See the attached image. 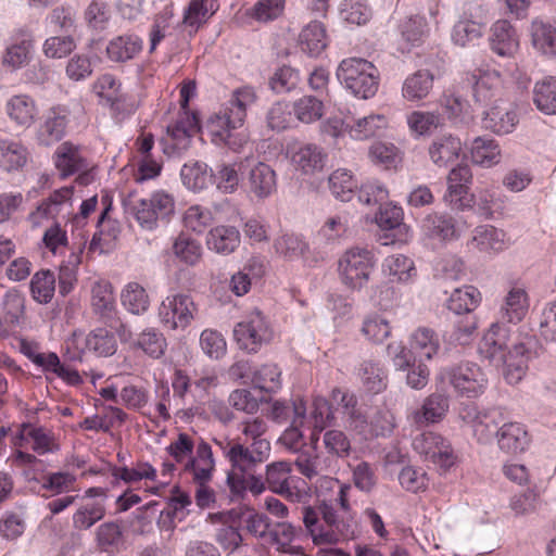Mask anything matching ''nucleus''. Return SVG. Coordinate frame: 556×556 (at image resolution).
<instances>
[{
	"instance_id": "obj_43",
	"label": "nucleus",
	"mask_w": 556,
	"mask_h": 556,
	"mask_svg": "<svg viewBox=\"0 0 556 556\" xmlns=\"http://www.w3.org/2000/svg\"><path fill=\"white\" fill-rule=\"evenodd\" d=\"M532 43L536 50L548 56H556V24L534 22Z\"/></svg>"
},
{
	"instance_id": "obj_20",
	"label": "nucleus",
	"mask_w": 556,
	"mask_h": 556,
	"mask_svg": "<svg viewBox=\"0 0 556 556\" xmlns=\"http://www.w3.org/2000/svg\"><path fill=\"white\" fill-rule=\"evenodd\" d=\"M53 162L62 178L87 168L86 160L80 154L79 148L70 141H65L56 148Z\"/></svg>"
},
{
	"instance_id": "obj_10",
	"label": "nucleus",
	"mask_w": 556,
	"mask_h": 556,
	"mask_svg": "<svg viewBox=\"0 0 556 556\" xmlns=\"http://www.w3.org/2000/svg\"><path fill=\"white\" fill-rule=\"evenodd\" d=\"M269 451L267 440H255L249 446L237 442L225 450V457L231 465L230 471L249 473L267 459Z\"/></svg>"
},
{
	"instance_id": "obj_59",
	"label": "nucleus",
	"mask_w": 556,
	"mask_h": 556,
	"mask_svg": "<svg viewBox=\"0 0 556 556\" xmlns=\"http://www.w3.org/2000/svg\"><path fill=\"white\" fill-rule=\"evenodd\" d=\"M448 410V397L444 394H430L421 407V416L427 422L440 421Z\"/></svg>"
},
{
	"instance_id": "obj_26",
	"label": "nucleus",
	"mask_w": 556,
	"mask_h": 556,
	"mask_svg": "<svg viewBox=\"0 0 556 556\" xmlns=\"http://www.w3.org/2000/svg\"><path fill=\"white\" fill-rule=\"evenodd\" d=\"M434 76L429 70H418L403 83L402 96L405 100L416 102L424 100L433 88Z\"/></svg>"
},
{
	"instance_id": "obj_5",
	"label": "nucleus",
	"mask_w": 556,
	"mask_h": 556,
	"mask_svg": "<svg viewBox=\"0 0 556 556\" xmlns=\"http://www.w3.org/2000/svg\"><path fill=\"white\" fill-rule=\"evenodd\" d=\"M462 89H470L473 102L479 106L495 105L503 93V77L500 72L475 71L467 73L460 83Z\"/></svg>"
},
{
	"instance_id": "obj_6",
	"label": "nucleus",
	"mask_w": 556,
	"mask_h": 556,
	"mask_svg": "<svg viewBox=\"0 0 556 556\" xmlns=\"http://www.w3.org/2000/svg\"><path fill=\"white\" fill-rule=\"evenodd\" d=\"M375 267V254L365 248H352L340 261L342 281L352 290H359L369 280Z\"/></svg>"
},
{
	"instance_id": "obj_58",
	"label": "nucleus",
	"mask_w": 556,
	"mask_h": 556,
	"mask_svg": "<svg viewBox=\"0 0 556 556\" xmlns=\"http://www.w3.org/2000/svg\"><path fill=\"white\" fill-rule=\"evenodd\" d=\"M323 443L327 453L332 456L344 458L350 455L351 441L341 430H327L323 435Z\"/></svg>"
},
{
	"instance_id": "obj_18",
	"label": "nucleus",
	"mask_w": 556,
	"mask_h": 556,
	"mask_svg": "<svg viewBox=\"0 0 556 556\" xmlns=\"http://www.w3.org/2000/svg\"><path fill=\"white\" fill-rule=\"evenodd\" d=\"M529 295L525 288L514 286L506 293L500 309L498 321L517 325L529 312Z\"/></svg>"
},
{
	"instance_id": "obj_62",
	"label": "nucleus",
	"mask_w": 556,
	"mask_h": 556,
	"mask_svg": "<svg viewBox=\"0 0 556 556\" xmlns=\"http://www.w3.org/2000/svg\"><path fill=\"white\" fill-rule=\"evenodd\" d=\"M359 376L364 387L372 393H379L386 389V376L378 365L371 362H364L359 368Z\"/></svg>"
},
{
	"instance_id": "obj_51",
	"label": "nucleus",
	"mask_w": 556,
	"mask_h": 556,
	"mask_svg": "<svg viewBox=\"0 0 556 556\" xmlns=\"http://www.w3.org/2000/svg\"><path fill=\"white\" fill-rule=\"evenodd\" d=\"M329 188L333 195L342 201H350L357 188V181L346 169H337L328 178Z\"/></svg>"
},
{
	"instance_id": "obj_35",
	"label": "nucleus",
	"mask_w": 556,
	"mask_h": 556,
	"mask_svg": "<svg viewBox=\"0 0 556 556\" xmlns=\"http://www.w3.org/2000/svg\"><path fill=\"white\" fill-rule=\"evenodd\" d=\"M327 45L328 39L323 23L313 21L302 29L300 34V46L304 52L316 56L326 49Z\"/></svg>"
},
{
	"instance_id": "obj_55",
	"label": "nucleus",
	"mask_w": 556,
	"mask_h": 556,
	"mask_svg": "<svg viewBox=\"0 0 556 556\" xmlns=\"http://www.w3.org/2000/svg\"><path fill=\"white\" fill-rule=\"evenodd\" d=\"M173 250L175 255L187 265H195L202 256L201 244L185 235H180L175 240Z\"/></svg>"
},
{
	"instance_id": "obj_46",
	"label": "nucleus",
	"mask_w": 556,
	"mask_h": 556,
	"mask_svg": "<svg viewBox=\"0 0 556 556\" xmlns=\"http://www.w3.org/2000/svg\"><path fill=\"white\" fill-rule=\"evenodd\" d=\"M121 299L125 308L135 315L143 314L150 305L147 291L137 282H129L123 290Z\"/></svg>"
},
{
	"instance_id": "obj_31",
	"label": "nucleus",
	"mask_w": 556,
	"mask_h": 556,
	"mask_svg": "<svg viewBox=\"0 0 556 556\" xmlns=\"http://www.w3.org/2000/svg\"><path fill=\"white\" fill-rule=\"evenodd\" d=\"M105 514L106 508L103 500H87L74 513L73 527L79 531L89 530L102 520Z\"/></svg>"
},
{
	"instance_id": "obj_61",
	"label": "nucleus",
	"mask_w": 556,
	"mask_h": 556,
	"mask_svg": "<svg viewBox=\"0 0 556 556\" xmlns=\"http://www.w3.org/2000/svg\"><path fill=\"white\" fill-rule=\"evenodd\" d=\"M362 332L374 343H382L390 336L391 327L386 318L375 314L364 320Z\"/></svg>"
},
{
	"instance_id": "obj_19",
	"label": "nucleus",
	"mask_w": 556,
	"mask_h": 556,
	"mask_svg": "<svg viewBox=\"0 0 556 556\" xmlns=\"http://www.w3.org/2000/svg\"><path fill=\"white\" fill-rule=\"evenodd\" d=\"M319 513L324 522L329 527L328 530L320 528L318 538L323 543H337L340 540H348L354 535L353 526L345 520H339L336 509L326 503L319 506Z\"/></svg>"
},
{
	"instance_id": "obj_12",
	"label": "nucleus",
	"mask_w": 556,
	"mask_h": 556,
	"mask_svg": "<svg viewBox=\"0 0 556 556\" xmlns=\"http://www.w3.org/2000/svg\"><path fill=\"white\" fill-rule=\"evenodd\" d=\"M415 448L426 460L448 469L455 463V456L451 444L439 433L426 432L414 441Z\"/></svg>"
},
{
	"instance_id": "obj_54",
	"label": "nucleus",
	"mask_w": 556,
	"mask_h": 556,
	"mask_svg": "<svg viewBox=\"0 0 556 556\" xmlns=\"http://www.w3.org/2000/svg\"><path fill=\"white\" fill-rule=\"evenodd\" d=\"M33 48V40L29 35L24 36L20 41L7 48L3 55V65L18 68L28 62L29 52Z\"/></svg>"
},
{
	"instance_id": "obj_63",
	"label": "nucleus",
	"mask_w": 556,
	"mask_h": 556,
	"mask_svg": "<svg viewBox=\"0 0 556 556\" xmlns=\"http://www.w3.org/2000/svg\"><path fill=\"white\" fill-rule=\"evenodd\" d=\"M352 480L354 485L364 493H371L377 485L375 468L367 462H361L353 467Z\"/></svg>"
},
{
	"instance_id": "obj_9",
	"label": "nucleus",
	"mask_w": 556,
	"mask_h": 556,
	"mask_svg": "<svg viewBox=\"0 0 556 556\" xmlns=\"http://www.w3.org/2000/svg\"><path fill=\"white\" fill-rule=\"evenodd\" d=\"M198 306L188 293L167 295L159 307V316L169 329H185L195 318Z\"/></svg>"
},
{
	"instance_id": "obj_60",
	"label": "nucleus",
	"mask_w": 556,
	"mask_h": 556,
	"mask_svg": "<svg viewBox=\"0 0 556 556\" xmlns=\"http://www.w3.org/2000/svg\"><path fill=\"white\" fill-rule=\"evenodd\" d=\"M299 81V72L291 66L283 65L273 74L269 86L276 93H285L295 89Z\"/></svg>"
},
{
	"instance_id": "obj_17",
	"label": "nucleus",
	"mask_w": 556,
	"mask_h": 556,
	"mask_svg": "<svg viewBox=\"0 0 556 556\" xmlns=\"http://www.w3.org/2000/svg\"><path fill=\"white\" fill-rule=\"evenodd\" d=\"M490 46L502 58H514L519 50V37L515 27L506 20H500L491 27Z\"/></svg>"
},
{
	"instance_id": "obj_50",
	"label": "nucleus",
	"mask_w": 556,
	"mask_h": 556,
	"mask_svg": "<svg viewBox=\"0 0 556 556\" xmlns=\"http://www.w3.org/2000/svg\"><path fill=\"white\" fill-rule=\"evenodd\" d=\"M86 348L99 356H111L116 352L114 336L104 328H97L86 337Z\"/></svg>"
},
{
	"instance_id": "obj_16",
	"label": "nucleus",
	"mask_w": 556,
	"mask_h": 556,
	"mask_svg": "<svg viewBox=\"0 0 556 556\" xmlns=\"http://www.w3.org/2000/svg\"><path fill=\"white\" fill-rule=\"evenodd\" d=\"M215 467L216 463L211 445L200 439L195 455L184 467V471L192 475L195 484H208L213 479Z\"/></svg>"
},
{
	"instance_id": "obj_28",
	"label": "nucleus",
	"mask_w": 556,
	"mask_h": 556,
	"mask_svg": "<svg viewBox=\"0 0 556 556\" xmlns=\"http://www.w3.org/2000/svg\"><path fill=\"white\" fill-rule=\"evenodd\" d=\"M518 123L517 113L514 109L503 108L500 104L492 105L485 112L483 118L484 128L497 135H506L514 130Z\"/></svg>"
},
{
	"instance_id": "obj_21",
	"label": "nucleus",
	"mask_w": 556,
	"mask_h": 556,
	"mask_svg": "<svg viewBox=\"0 0 556 556\" xmlns=\"http://www.w3.org/2000/svg\"><path fill=\"white\" fill-rule=\"evenodd\" d=\"M460 151V140L452 135L437 137L428 149L430 160L439 167H446L454 163Z\"/></svg>"
},
{
	"instance_id": "obj_45",
	"label": "nucleus",
	"mask_w": 556,
	"mask_h": 556,
	"mask_svg": "<svg viewBox=\"0 0 556 556\" xmlns=\"http://www.w3.org/2000/svg\"><path fill=\"white\" fill-rule=\"evenodd\" d=\"M412 349L420 356L431 359L440 350V339L435 331L428 327H419L412 336Z\"/></svg>"
},
{
	"instance_id": "obj_15",
	"label": "nucleus",
	"mask_w": 556,
	"mask_h": 556,
	"mask_svg": "<svg viewBox=\"0 0 556 556\" xmlns=\"http://www.w3.org/2000/svg\"><path fill=\"white\" fill-rule=\"evenodd\" d=\"M68 124V111L64 106H53L45 115L37 130L39 146L50 147L64 136Z\"/></svg>"
},
{
	"instance_id": "obj_42",
	"label": "nucleus",
	"mask_w": 556,
	"mask_h": 556,
	"mask_svg": "<svg viewBox=\"0 0 556 556\" xmlns=\"http://www.w3.org/2000/svg\"><path fill=\"white\" fill-rule=\"evenodd\" d=\"M30 293L33 299L40 304L52 301L55 292V276L49 269H41L34 274L30 280Z\"/></svg>"
},
{
	"instance_id": "obj_38",
	"label": "nucleus",
	"mask_w": 556,
	"mask_h": 556,
	"mask_svg": "<svg viewBox=\"0 0 556 556\" xmlns=\"http://www.w3.org/2000/svg\"><path fill=\"white\" fill-rule=\"evenodd\" d=\"M481 301V293L472 286L457 288L447 301V308L456 315L471 314Z\"/></svg>"
},
{
	"instance_id": "obj_53",
	"label": "nucleus",
	"mask_w": 556,
	"mask_h": 556,
	"mask_svg": "<svg viewBox=\"0 0 556 556\" xmlns=\"http://www.w3.org/2000/svg\"><path fill=\"white\" fill-rule=\"evenodd\" d=\"M384 266L388 268L389 275L396 281L407 282L417 275L414 262L403 254L388 257Z\"/></svg>"
},
{
	"instance_id": "obj_30",
	"label": "nucleus",
	"mask_w": 556,
	"mask_h": 556,
	"mask_svg": "<svg viewBox=\"0 0 556 556\" xmlns=\"http://www.w3.org/2000/svg\"><path fill=\"white\" fill-rule=\"evenodd\" d=\"M498 446L509 454H518L526 450L529 438L526 429L517 422H507L500 428Z\"/></svg>"
},
{
	"instance_id": "obj_36",
	"label": "nucleus",
	"mask_w": 556,
	"mask_h": 556,
	"mask_svg": "<svg viewBox=\"0 0 556 556\" xmlns=\"http://www.w3.org/2000/svg\"><path fill=\"white\" fill-rule=\"evenodd\" d=\"M505 232L491 225L479 226L473 230L470 244L479 251H502L506 247Z\"/></svg>"
},
{
	"instance_id": "obj_52",
	"label": "nucleus",
	"mask_w": 556,
	"mask_h": 556,
	"mask_svg": "<svg viewBox=\"0 0 556 556\" xmlns=\"http://www.w3.org/2000/svg\"><path fill=\"white\" fill-rule=\"evenodd\" d=\"M197 444L191 435L186 432H179L175 440L166 447V452L173 459L186 467L187 463L193 456Z\"/></svg>"
},
{
	"instance_id": "obj_3",
	"label": "nucleus",
	"mask_w": 556,
	"mask_h": 556,
	"mask_svg": "<svg viewBox=\"0 0 556 556\" xmlns=\"http://www.w3.org/2000/svg\"><path fill=\"white\" fill-rule=\"evenodd\" d=\"M337 77L348 90L362 99L374 97L379 87L377 67L361 58L343 60L337 70Z\"/></svg>"
},
{
	"instance_id": "obj_4",
	"label": "nucleus",
	"mask_w": 556,
	"mask_h": 556,
	"mask_svg": "<svg viewBox=\"0 0 556 556\" xmlns=\"http://www.w3.org/2000/svg\"><path fill=\"white\" fill-rule=\"evenodd\" d=\"M438 379L447 382L460 397L476 399L484 393L488 379L475 363L462 362L440 370Z\"/></svg>"
},
{
	"instance_id": "obj_40",
	"label": "nucleus",
	"mask_w": 556,
	"mask_h": 556,
	"mask_svg": "<svg viewBox=\"0 0 556 556\" xmlns=\"http://www.w3.org/2000/svg\"><path fill=\"white\" fill-rule=\"evenodd\" d=\"M275 252L286 261L303 258L309 251L308 243L299 235L283 233L274 241Z\"/></svg>"
},
{
	"instance_id": "obj_8",
	"label": "nucleus",
	"mask_w": 556,
	"mask_h": 556,
	"mask_svg": "<svg viewBox=\"0 0 556 556\" xmlns=\"http://www.w3.org/2000/svg\"><path fill=\"white\" fill-rule=\"evenodd\" d=\"M174 198L165 191H155L150 198L140 199L131 205V214L139 225L147 230L156 228L157 222L166 219L174 213Z\"/></svg>"
},
{
	"instance_id": "obj_41",
	"label": "nucleus",
	"mask_w": 556,
	"mask_h": 556,
	"mask_svg": "<svg viewBox=\"0 0 556 556\" xmlns=\"http://www.w3.org/2000/svg\"><path fill=\"white\" fill-rule=\"evenodd\" d=\"M472 162L490 167L497 164L501 159V149L494 139L488 137H477L471 143Z\"/></svg>"
},
{
	"instance_id": "obj_48",
	"label": "nucleus",
	"mask_w": 556,
	"mask_h": 556,
	"mask_svg": "<svg viewBox=\"0 0 556 556\" xmlns=\"http://www.w3.org/2000/svg\"><path fill=\"white\" fill-rule=\"evenodd\" d=\"M502 421V413L497 409H491L482 413L473 426L475 437L482 443L490 442L494 435L498 437V426Z\"/></svg>"
},
{
	"instance_id": "obj_14",
	"label": "nucleus",
	"mask_w": 556,
	"mask_h": 556,
	"mask_svg": "<svg viewBox=\"0 0 556 556\" xmlns=\"http://www.w3.org/2000/svg\"><path fill=\"white\" fill-rule=\"evenodd\" d=\"M267 488L292 502L300 498V492L292 485L295 478L291 476V464L288 462H274L266 466Z\"/></svg>"
},
{
	"instance_id": "obj_37",
	"label": "nucleus",
	"mask_w": 556,
	"mask_h": 556,
	"mask_svg": "<svg viewBox=\"0 0 556 556\" xmlns=\"http://www.w3.org/2000/svg\"><path fill=\"white\" fill-rule=\"evenodd\" d=\"M10 118L22 127H29L36 116L35 101L26 94L13 96L7 103Z\"/></svg>"
},
{
	"instance_id": "obj_13",
	"label": "nucleus",
	"mask_w": 556,
	"mask_h": 556,
	"mask_svg": "<svg viewBox=\"0 0 556 556\" xmlns=\"http://www.w3.org/2000/svg\"><path fill=\"white\" fill-rule=\"evenodd\" d=\"M247 362H238L231 367V372L241 378H250L254 389L265 393H275L281 387V371L274 364H265L250 371Z\"/></svg>"
},
{
	"instance_id": "obj_34",
	"label": "nucleus",
	"mask_w": 556,
	"mask_h": 556,
	"mask_svg": "<svg viewBox=\"0 0 556 556\" xmlns=\"http://www.w3.org/2000/svg\"><path fill=\"white\" fill-rule=\"evenodd\" d=\"M227 485L232 495L242 497L249 490L253 494H261L266 488V478L254 475V471L249 473H239L229 471L227 475Z\"/></svg>"
},
{
	"instance_id": "obj_56",
	"label": "nucleus",
	"mask_w": 556,
	"mask_h": 556,
	"mask_svg": "<svg viewBox=\"0 0 556 556\" xmlns=\"http://www.w3.org/2000/svg\"><path fill=\"white\" fill-rule=\"evenodd\" d=\"M483 25L471 20H463L455 24L452 33L453 41L466 47L481 38Z\"/></svg>"
},
{
	"instance_id": "obj_64",
	"label": "nucleus",
	"mask_w": 556,
	"mask_h": 556,
	"mask_svg": "<svg viewBox=\"0 0 556 556\" xmlns=\"http://www.w3.org/2000/svg\"><path fill=\"white\" fill-rule=\"evenodd\" d=\"M399 482L406 491L418 493L428 488L429 479L425 471L418 470L413 466H406L399 473Z\"/></svg>"
},
{
	"instance_id": "obj_32",
	"label": "nucleus",
	"mask_w": 556,
	"mask_h": 556,
	"mask_svg": "<svg viewBox=\"0 0 556 556\" xmlns=\"http://www.w3.org/2000/svg\"><path fill=\"white\" fill-rule=\"evenodd\" d=\"M29 152L20 141L0 139V167L8 172L22 169L28 162Z\"/></svg>"
},
{
	"instance_id": "obj_2",
	"label": "nucleus",
	"mask_w": 556,
	"mask_h": 556,
	"mask_svg": "<svg viewBox=\"0 0 556 556\" xmlns=\"http://www.w3.org/2000/svg\"><path fill=\"white\" fill-rule=\"evenodd\" d=\"M256 100V93L251 87L239 88L233 91L230 100L206 123L213 142L219 144L228 132L242 127L248 106Z\"/></svg>"
},
{
	"instance_id": "obj_1",
	"label": "nucleus",
	"mask_w": 556,
	"mask_h": 556,
	"mask_svg": "<svg viewBox=\"0 0 556 556\" xmlns=\"http://www.w3.org/2000/svg\"><path fill=\"white\" fill-rule=\"evenodd\" d=\"M510 327L501 321L493 323L483 334L479 353L494 366H505L504 377L510 384L518 383L526 374L528 361L535 345L534 338L526 336L523 340L508 348Z\"/></svg>"
},
{
	"instance_id": "obj_25",
	"label": "nucleus",
	"mask_w": 556,
	"mask_h": 556,
	"mask_svg": "<svg viewBox=\"0 0 556 556\" xmlns=\"http://www.w3.org/2000/svg\"><path fill=\"white\" fill-rule=\"evenodd\" d=\"M91 294L92 311L99 320L102 324L112 321L113 316L118 313L112 286L108 282H98L93 286Z\"/></svg>"
},
{
	"instance_id": "obj_33",
	"label": "nucleus",
	"mask_w": 556,
	"mask_h": 556,
	"mask_svg": "<svg viewBox=\"0 0 556 556\" xmlns=\"http://www.w3.org/2000/svg\"><path fill=\"white\" fill-rule=\"evenodd\" d=\"M206 243L217 253L230 254L240 244V232L233 226H217L210 230Z\"/></svg>"
},
{
	"instance_id": "obj_22",
	"label": "nucleus",
	"mask_w": 556,
	"mask_h": 556,
	"mask_svg": "<svg viewBox=\"0 0 556 556\" xmlns=\"http://www.w3.org/2000/svg\"><path fill=\"white\" fill-rule=\"evenodd\" d=\"M326 154L316 144H304L292 152L291 161L296 169L305 175L320 172L325 166Z\"/></svg>"
},
{
	"instance_id": "obj_24",
	"label": "nucleus",
	"mask_w": 556,
	"mask_h": 556,
	"mask_svg": "<svg viewBox=\"0 0 556 556\" xmlns=\"http://www.w3.org/2000/svg\"><path fill=\"white\" fill-rule=\"evenodd\" d=\"M142 50V40L134 34L113 38L106 47V55L113 62L124 63L132 60Z\"/></svg>"
},
{
	"instance_id": "obj_29",
	"label": "nucleus",
	"mask_w": 556,
	"mask_h": 556,
	"mask_svg": "<svg viewBox=\"0 0 556 556\" xmlns=\"http://www.w3.org/2000/svg\"><path fill=\"white\" fill-rule=\"evenodd\" d=\"M96 545L99 551L108 554L121 552L125 545L121 525L117 521L101 523L96 530Z\"/></svg>"
},
{
	"instance_id": "obj_47",
	"label": "nucleus",
	"mask_w": 556,
	"mask_h": 556,
	"mask_svg": "<svg viewBox=\"0 0 556 556\" xmlns=\"http://www.w3.org/2000/svg\"><path fill=\"white\" fill-rule=\"evenodd\" d=\"M134 345L149 356L159 358L165 353L167 343L161 331L155 328H147L138 336Z\"/></svg>"
},
{
	"instance_id": "obj_49",
	"label": "nucleus",
	"mask_w": 556,
	"mask_h": 556,
	"mask_svg": "<svg viewBox=\"0 0 556 556\" xmlns=\"http://www.w3.org/2000/svg\"><path fill=\"white\" fill-rule=\"evenodd\" d=\"M293 113L302 123H314L324 114L323 101L314 96H303L293 103Z\"/></svg>"
},
{
	"instance_id": "obj_11",
	"label": "nucleus",
	"mask_w": 556,
	"mask_h": 556,
	"mask_svg": "<svg viewBox=\"0 0 556 556\" xmlns=\"http://www.w3.org/2000/svg\"><path fill=\"white\" fill-rule=\"evenodd\" d=\"M199 129L195 115L186 114L175 124L167 126L166 135L160 139L163 153L168 156L180 155L187 151L191 138Z\"/></svg>"
},
{
	"instance_id": "obj_44",
	"label": "nucleus",
	"mask_w": 556,
	"mask_h": 556,
	"mask_svg": "<svg viewBox=\"0 0 556 556\" xmlns=\"http://www.w3.org/2000/svg\"><path fill=\"white\" fill-rule=\"evenodd\" d=\"M387 126V118L381 114H370L358 118L349 129V136L355 140H365L378 135Z\"/></svg>"
},
{
	"instance_id": "obj_23",
	"label": "nucleus",
	"mask_w": 556,
	"mask_h": 556,
	"mask_svg": "<svg viewBox=\"0 0 556 556\" xmlns=\"http://www.w3.org/2000/svg\"><path fill=\"white\" fill-rule=\"evenodd\" d=\"M425 237L439 241H448L456 238L455 222L447 214H428L421 223Z\"/></svg>"
},
{
	"instance_id": "obj_39",
	"label": "nucleus",
	"mask_w": 556,
	"mask_h": 556,
	"mask_svg": "<svg viewBox=\"0 0 556 556\" xmlns=\"http://www.w3.org/2000/svg\"><path fill=\"white\" fill-rule=\"evenodd\" d=\"M533 102L544 114H556V77L547 76L535 83Z\"/></svg>"
},
{
	"instance_id": "obj_27",
	"label": "nucleus",
	"mask_w": 556,
	"mask_h": 556,
	"mask_svg": "<svg viewBox=\"0 0 556 556\" xmlns=\"http://www.w3.org/2000/svg\"><path fill=\"white\" fill-rule=\"evenodd\" d=\"M249 185L255 197L260 199L267 198L276 191V173L269 165L258 162L250 172Z\"/></svg>"
},
{
	"instance_id": "obj_7",
	"label": "nucleus",
	"mask_w": 556,
	"mask_h": 556,
	"mask_svg": "<svg viewBox=\"0 0 556 556\" xmlns=\"http://www.w3.org/2000/svg\"><path fill=\"white\" fill-rule=\"evenodd\" d=\"M233 336L241 350L256 353L271 341L274 333L264 315L255 309L235 326Z\"/></svg>"
},
{
	"instance_id": "obj_57",
	"label": "nucleus",
	"mask_w": 556,
	"mask_h": 556,
	"mask_svg": "<svg viewBox=\"0 0 556 556\" xmlns=\"http://www.w3.org/2000/svg\"><path fill=\"white\" fill-rule=\"evenodd\" d=\"M472 174L468 165L454 167L447 176V190L451 197L462 199L468 192Z\"/></svg>"
}]
</instances>
